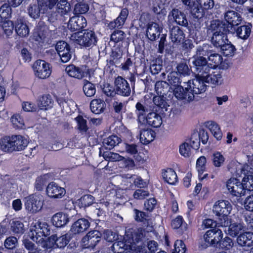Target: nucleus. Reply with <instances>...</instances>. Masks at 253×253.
I'll use <instances>...</instances> for the list:
<instances>
[{"mask_svg":"<svg viewBox=\"0 0 253 253\" xmlns=\"http://www.w3.org/2000/svg\"><path fill=\"white\" fill-rule=\"evenodd\" d=\"M208 45H204L197 47L196 54L192 57V64L197 77L201 78L209 71L211 66L208 64L204 56H206L208 52Z\"/></svg>","mask_w":253,"mask_h":253,"instance_id":"f257e3e1","label":"nucleus"},{"mask_svg":"<svg viewBox=\"0 0 253 253\" xmlns=\"http://www.w3.org/2000/svg\"><path fill=\"white\" fill-rule=\"evenodd\" d=\"M71 39L85 47L94 45L97 42L95 33L92 31H85L83 34L82 33H75L72 35Z\"/></svg>","mask_w":253,"mask_h":253,"instance_id":"f03ea898","label":"nucleus"},{"mask_svg":"<svg viewBox=\"0 0 253 253\" xmlns=\"http://www.w3.org/2000/svg\"><path fill=\"white\" fill-rule=\"evenodd\" d=\"M146 231L142 228H138L133 230L132 231H128L126 234L129 235L128 240L131 242V244H134V248L136 249V251L142 250L145 248V235Z\"/></svg>","mask_w":253,"mask_h":253,"instance_id":"7ed1b4c3","label":"nucleus"},{"mask_svg":"<svg viewBox=\"0 0 253 253\" xmlns=\"http://www.w3.org/2000/svg\"><path fill=\"white\" fill-rule=\"evenodd\" d=\"M129 235L126 234L123 241L115 242L112 246V250L114 253H134L136 249L134 248V244H131L128 240Z\"/></svg>","mask_w":253,"mask_h":253,"instance_id":"20e7f679","label":"nucleus"},{"mask_svg":"<svg viewBox=\"0 0 253 253\" xmlns=\"http://www.w3.org/2000/svg\"><path fill=\"white\" fill-rule=\"evenodd\" d=\"M25 208L28 211L36 213L42 209L43 200L41 195L32 194L25 198Z\"/></svg>","mask_w":253,"mask_h":253,"instance_id":"39448f33","label":"nucleus"},{"mask_svg":"<svg viewBox=\"0 0 253 253\" xmlns=\"http://www.w3.org/2000/svg\"><path fill=\"white\" fill-rule=\"evenodd\" d=\"M33 68L36 77L40 79H46L49 77L51 71L49 64L44 60H38L33 65Z\"/></svg>","mask_w":253,"mask_h":253,"instance_id":"423d86ee","label":"nucleus"},{"mask_svg":"<svg viewBox=\"0 0 253 253\" xmlns=\"http://www.w3.org/2000/svg\"><path fill=\"white\" fill-rule=\"evenodd\" d=\"M205 83L202 78L197 77V75H196V78L189 81L187 84L189 89L191 92V93H192L198 98V96H196V95L201 94L206 90L207 85L205 84Z\"/></svg>","mask_w":253,"mask_h":253,"instance_id":"0eeeda50","label":"nucleus"},{"mask_svg":"<svg viewBox=\"0 0 253 253\" xmlns=\"http://www.w3.org/2000/svg\"><path fill=\"white\" fill-rule=\"evenodd\" d=\"M115 87L116 94L123 96H128L131 93V89L128 83L124 78L118 76L115 79Z\"/></svg>","mask_w":253,"mask_h":253,"instance_id":"6e6552de","label":"nucleus"},{"mask_svg":"<svg viewBox=\"0 0 253 253\" xmlns=\"http://www.w3.org/2000/svg\"><path fill=\"white\" fill-rule=\"evenodd\" d=\"M226 187L229 192L234 196L241 197L246 194L242 183L237 178H231L229 179L227 182Z\"/></svg>","mask_w":253,"mask_h":253,"instance_id":"1a4fd4ad","label":"nucleus"},{"mask_svg":"<svg viewBox=\"0 0 253 253\" xmlns=\"http://www.w3.org/2000/svg\"><path fill=\"white\" fill-rule=\"evenodd\" d=\"M201 78L206 83L213 85L220 84L222 82V76L220 71L213 69L212 67L209 71Z\"/></svg>","mask_w":253,"mask_h":253,"instance_id":"9d476101","label":"nucleus"},{"mask_svg":"<svg viewBox=\"0 0 253 253\" xmlns=\"http://www.w3.org/2000/svg\"><path fill=\"white\" fill-rule=\"evenodd\" d=\"M23 243L25 248L28 251V253H42L43 251L42 248L46 247L43 238H40L36 244L33 243L29 239H25L23 240Z\"/></svg>","mask_w":253,"mask_h":253,"instance_id":"9b49d317","label":"nucleus"},{"mask_svg":"<svg viewBox=\"0 0 253 253\" xmlns=\"http://www.w3.org/2000/svg\"><path fill=\"white\" fill-rule=\"evenodd\" d=\"M232 210L230 203L226 200L216 202L213 207V212L217 216H228Z\"/></svg>","mask_w":253,"mask_h":253,"instance_id":"f8f14e48","label":"nucleus"},{"mask_svg":"<svg viewBox=\"0 0 253 253\" xmlns=\"http://www.w3.org/2000/svg\"><path fill=\"white\" fill-rule=\"evenodd\" d=\"M225 19L227 22H223L229 26V29L231 32L234 31V26L238 25L242 21V18L239 13L234 10H229L225 13Z\"/></svg>","mask_w":253,"mask_h":253,"instance_id":"ddd939ff","label":"nucleus"},{"mask_svg":"<svg viewBox=\"0 0 253 253\" xmlns=\"http://www.w3.org/2000/svg\"><path fill=\"white\" fill-rule=\"evenodd\" d=\"M174 94L177 99L185 100L187 102H190L193 100H198V98L191 93L189 87L187 86L185 89L181 85H178L175 87L173 90Z\"/></svg>","mask_w":253,"mask_h":253,"instance_id":"4468645a","label":"nucleus"},{"mask_svg":"<svg viewBox=\"0 0 253 253\" xmlns=\"http://www.w3.org/2000/svg\"><path fill=\"white\" fill-rule=\"evenodd\" d=\"M56 49L61 61L66 63L71 58V52L69 45L65 42H58L56 45Z\"/></svg>","mask_w":253,"mask_h":253,"instance_id":"2eb2a0df","label":"nucleus"},{"mask_svg":"<svg viewBox=\"0 0 253 253\" xmlns=\"http://www.w3.org/2000/svg\"><path fill=\"white\" fill-rule=\"evenodd\" d=\"M102 234L97 230L89 232L82 239V242L87 248H93L100 241Z\"/></svg>","mask_w":253,"mask_h":253,"instance_id":"dca6fc26","label":"nucleus"},{"mask_svg":"<svg viewBox=\"0 0 253 253\" xmlns=\"http://www.w3.org/2000/svg\"><path fill=\"white\" fill-rule=\"evenodd\" d=\"M85 18L83 16H75L70 18L68 28L73 31L80 30L86 26Z\"/></svg>","mask_w":253,"mask_h":253,"instance_id":"f3484780","label":"nucleus"},{"mask_svg":"<svg viewBox=\"0 0 253 253\" xmlns=\"http://www.w3.org/2000/svg\"><path fill=\"white\" fill-rule=\"evenodd\" d=\"M46 193L48 196L58 198L62 197L65 194V189L54 182H50L46 187Z\"/></svg>","mask_w":253,"mask_h":253,"instance_id":"a211bd4d","label":"nucleus"},{"mask_svg":"<svg viewBox=\"0 0 253 253\" xmlns=\"http://www.w3.org/2000/svg\"><path fill=\"white\" fill-rule=\"evenodd\" d=\"M230 31H223V32L213 33L211 37V42L216 47H220L224 43L228 42L227 33Z\"/></svg>","mask_w":253,"mask_h":253,"instance_id":"6ab92c4d","label":"nucleus"},{"mask_svg":"<svg viewBox=\"0 0 253 253\" xmlns=\"http://www.w3.org/2000/svg\"><path fill=\"white\" fill-rule=\"evenodd\" d=\"M162 30V28L157 23H150L147 25L146 36L150 40L155 41L160 35Z\"/></svg>","mask_w":253,"mask_h":253,"instance_id":"aec40b11","label":"nucleus"},{"mask_svg":"<svg viewBox=\"0 0 253 253\" xmlns=\"http://www.w3.org/2000/svg\"><path fill=\"white\" fill-rule=\"evenodd\" d=\"M128 14V10L126 8L123 9L117 19L114 21L110 22L108 24V27L111 29H113L116 28L119 29L121 28L124 25L126 20Z\"/></svg>","mask_w":253,"mask_h":253,"instance_id":"412c9836","label":"nucleus"},{"mask_svg":"<svg viewBox=\"0 0 253 253\" xmlns=\"http://www.w3.org/2000/svg\"><path fill=\"white\" fill-rule=\"evenodd\" d=\"M169 17H172L175 22L182 26L187 27L188 20L186 15L178 9H173L170 12Z\"/></svg>","mask_w":253,"mask_h":253,"instance_id":"4be33fe9","label":"nucleus"},{"mask_svg":"<svg viewBox=\"0 0 253 253\" xmlns=\"http://www.w3.org/2000/svg\"><path fill=\"white\" fill-rule=\"evenodd\" d=\"M237 243L241 247H250L253 245V233L245 232L237 238Z\"/></svg>","mask_w":253,"mask_h":253,"instance_id":"5701e85b","label":"nucleus"},{"mask_svg":"<svg viewBox=\"0 0 253 253\" xmlns=\"http://www.w3.org/2000/svg\"><path fill=\"white\" fill-rule=\"evenodd\" d=\"M208 33H220L223 31H230L229 26L226 25L223 22L219 20H212L211 21L210 25L208 27Z\"/></svg>","mask_w":253,"mask_h":253,"instance_id":"b1692460","label":"nucleus"},{"mask_svg":"<svg viewBox=\"0 0 253 253\" xmlns=\"http://www.w3.org/2000/svg\"><path fill=\"white\" fill-rule=\"evenodd\" d=\"M146 120L149 125L154 127H159L162 124V118L159 114L154 111V108L152 112L147 114Z\"/></svg>","mask_w":253,"mask_h":253,"instance_id":"393cba45","label":"nucleus"},{"mask_svg":"<svg viewBox=\"0 0 253 253\" xmlns=\"http://www.w3.org/2000/svg\"><path fill=\"white\" fill-rule=\"evenodd\" d=\"M89 226L90 223L87 219L81 218L72 225L71 231L74 234L82 233L86 231Z\"/></svg>","mask_w":253,"mask_h":253,"instance_id":"a878e982","label":"nucleus"},{"mask_svg":"<svg viewBox=\"0 0 253 253\" xmlns=\"http://www.w3.org/2000/svg\"><path fill=\"white\" fill-rule=\"evenodd\" d=\"M169 34L170 38L173 43H180L185 38L183 31L178 26H173L170 28Z\"/></svg>","mask_w":253,"mask_h":253,"instance_id":"bb28decb","label":"nucleus"},{"mask_svg":"<svg viewBox=\"0 0 253 253\" xmlns=\"http://www.w3.org/2000/svg\"><path fill=\"white\" fill-rule=\"evenodd\" d=\"M12 143L13 144V151L23 150L28 144L27 139L20 135H12Z\"/></svg>","mask_w":253,"mask_h":253,"instance_id":"cd10ccee","label":"nucleus"},{"mask_svg":"<svg viewBox=\"0 0 253 253\" xmlns=\"http://www.w3.org/2000/svg\"><path fill=\"white\" fill-rule=\"evenodd\" d=\"M41 225V222L38 221L35 223L33 222L30 226L29 236L34 242H37L39 239L42 238Z\"/></svg>","mask_w":253,"mask_h":253,"instance_id":"c85d7f7f","label":"nucleus"},{"mask_svg":"<svg viewBox=\"0 0 253 253\" xmlns=\"http://www.w3.org/2000/svg\"><path fill=\"white\" fill-rule=\"evenodd\" d=\"M15 30L16 33L21 37H25L29 34V29L25 22L21 19H17L15 22Z\"/></svg>","mask_w":253,"mask_h":253,"instance_id":"c756f323","label":"nucleus"},{"mask_svg":"<svg viewBox=\"0 0 253 253\" xmlns=\"http://www.w3.org/2000/svg\"><path fill=\"white\" fill-rule=\"evenodd\" d=\"M65 71L70 76L78 79H81L84 77L85 72L82 68L74 65H70L66 67Z\"/></svg>","mask_w":253,"mask_h":253,"instance_id":"7c9ffc66","label":"nucleus"},{"mask_svg":"<svg viewBox=\"0 0 253 253\" xmlns=\"http://www.w3.org/2000/svg\"><path fill=\"white\" fill-rule=\"evenodd\" d=\"M154 134L151 129H142L140 130V141L143 144H148L153 140Z\"/></svg>","mask_w":253,"mask_h":253,"instance_id":"2f4dec72","label":"nucleus"},{"mask_svg":"<svg viewBox=\"0 0 253 253\" xmlns=\"http://www.w3.org/2000/svg\"><path fill=\"white\" fill-rule=\"evenodd\" d=\"M68 215L63 212H58L55 214L52 218L53 224L57 227H61L65 225L68 222Z\"/></svg>","mask_w":253,"mask_h":253,"instance_id":"473e14b6","label":"nucleus"},{"mask_svg":"<svg viewBox=\"0 0 253 253\" xmlns=\"http://www.w3.org/2000/svg\"><path fill=\"white\" fill-rule=\"evenodd\" d=\"M105 106V102L100 99L92 100L90 104L91 111L96 114H100L103 112Z\"/></svg>","mask_w":253,"mask_h":253,"instance_id":"72a5a7b5","label":"nucleus"},{"mask_svg":"<svg viewBox=\"0 0 253 253\" xmlns=\"http://www.w3.org/2000/svg\"><path fill=\"white\" fill-rule=\"evenodd\" d=\"M245 230L244 226L241 223H234L230 224L229 226L225 229L224 231L227 232L228 234L232 237H236L239 233H242V231Z\"/></svg>","mask_w":253,"mask_h":253,"instance_id":"f704fd0d","label":"nucleus"},{"mask_svg":"<svg viewBox=\"0 0 253 253\" xmlns=\"http://www.w3.org/2000/svg\"><path fill=\"white\" fill-rule=\"evenodd\" d=\"M53 101L49 94H45L40 97L38 101V106L41 110H46L52 107Z\"/></svg>","mask_w":253,"mask_h":253,"instance_id":"c9c22d12","label":"nucleus"},{"mask_svg":"<svg viewBox=\"0 0 253 253\" xmlns=\"http://www.w3.org/2000/svg\"><path fill=\"white\" fill-rule=\"evenodd\" d=\"M162 175L165 181L169 184H174L177 181L176 172L171 169L165 170Z\"/></svg>","mask_w":253,"mask_h":253,"instance_id":"e433bc0d","label":"nucleus"},{"mask_svg":"<svg viewBox=\"0 0 253 253\" xmlns=\"http://www.w3.org/2000/svg\"><path fill=\"white\" fill-rule=\"evenodd\" d=\"M12 136H5L0 140V148L6 152H13V144L12 143Z\"/></svg>","mask_w":253,"mask_h":253,"instance_id":"4c0bfd02","label":"nucleus"},{"mask_svg":"<svg viewBox=\"0 0 253 253\" xmlns=\"http://www.w3.org/2000/svg\"><path fill=\"white\" fill-rule=\"evenodd\" d=\"M251 27L250 24L238 27L236 30L237 36L242 39H247L251 34Z\"/></svg>","mask_w":253,"mask_h":253,"instance_id":"58836bf2","label":"nucleus"},{"mask_svg":"<svg viewBox=\"0 0 253 253\" xmlns=\"http://www.w3.org/2000/svg\"><path fill=\"white\" fill-rule=\"evenodd\" d=\"M206 126L210 129L211 132L217 140H220L221 139L222 134L220 127L217 124L212 121H209L207 123Z\"/></svg>","mask_w":253,"mask_h":253,"instance_id":"ea45409f","label":"nucleus"},{"mask_svg":"<svg viewBox=\"0 0 253 253\" xmlns=\"http://www.w3.org/2000/svg\"><path fill=\"white\" fill-rule=\"evenodd\" d=\"M169 89V83L165 81H158L155 84V90L158 95L164 96Z\"/></svg>","mask_w":253,"mask_h":253,"instance_id":"a19ab883","label":"nucleus"},{"mask_svg":"<svg viewBox=\"0 0 253 253\" xmlns=\"http://www.w3.org/2000/svg\"><path fill=\"white\" fill-rule=\"evenodd\" d=\"M120 142V138L116 135H112L104 139L103 146L107 149H112Z\"/></svg>","mask_w":253,"mask_h":253,"instance_id":"79ce46f5","label":"nucleus"},{"mask_svg":"<svg viewBox=\"0 0 253 253\" xmlns=\"http://www.w3.org/2000/svg\"><path fill=\"white\" fill-rule=\"evenodd\" d=\"M11 230L16 235H21L25 231L23 223L18 220H13L10 222Z\"/></svg>","mask_w":253,"mask_h":253,"instance_id":"37998d69","label":"nucleus"},{"mask_svg":"<svg viewBox=\"0 0 253 253\" xmlns=\"http://www.w3.org/2000/svg\"><path fill=\"white\" fill-rule=\"evenodd\" d=\"M50 240L54 241L57 247L60 248L64 247L68 243V240L65 235L59 237H58L57 234L52 235L50 237Z\"/></svg>","mask_w":253,"mask_h":253,"instance_id":"c03bdc74","label":"nucleus"},{"mask_svg":"<svg viewBox=\"0 0 253 253\" xmlns=\"http://www.w3.org/2000/svg\"><path fill=\"white\" fill-rule=\"evenodd\" d=\"M40 7L41 6L38 3V4L36 3L30 4L27 9L29 16L34 19L39 18L41 13Z\"/></svg>","mask_w":253,"mask_h":253,"instance_id":"a18cd8bd","label":"nucleus"},{"mask_svg":"<svg viewBox=\"0 0 253 253\" xmlns=\"http://www.w3.org/2000/svg\"><path fill=\"white\" fill-rule=\"evenodd\" d=\"M57 12L61 15H64L71 11L69 2L66 0H60L57 4Z\"/></svg>","mask_w":253,"mask_h":253,"instance_id":"49530a36","label":"nucleus"},{"mask_svg":"<svg viewBox=\"0 0 253 253\" xmlns=\"http://www.w3.org/2000/svg\"><path fill=\"white\" fill-rule=\"evenodd\" d=\"M208 53L206 56L208 57L209 60L214 64L213 66H217L222 62V57L218 53L213 52L211 50L208 49Z\"/></svg>","mask_w":253,"mask_h":253,"instance_id":"de8ad7c7","label":"nucleus"},{"mask_svg":"<svg viewBox=\"0 0 253 253\" xmlns=\"http://www.w3.org/2000/svg\"><path fill=\"white\" fill-rule=\"evenodd\" d=\"M83 90L86 96H93L96 92L95 85L88 81L84 80Z\"/></svg>","mask_w":253,"mask_h":253,"instance_id":"09e8293b","label":"nucleus"},{"mask_svg":"<svg viewBox=\"0 0 253 253\" xmlns=\"http://www.w3.org/2000/svg\"><path fill=\"white\" fill-rule=\"evenodd\" d=\"M223 54L226 56H232L234 54L236 48L228 41L227 43H224L220 47Z\"/></svg>","mask_w":253,"mask_h":253,"instance_id":"8fccbe9b","label":"nucleus"},{"mask_svg":"<svg viewBox=\"0 0 253 253\" xmlns=\"http://www.w3.org/2000/svg\"><path fill=\"white\" fill-rule=\"evenodd\" d=\"M102 156L105 160L108 161H120L125 159L119 154L111 152H104L103 153Z\"/></svg>","mask_w":253,"mask_h":253,"instance_id":"3c124183","label":"nucleus"},{"mask_svg":"<svg viewBox=\"0 0 253 253\" xmlns=\"http://www.w3.org/2000/svg\"><path fill=\"white\" fill-rule=\"evenodd\" d=\"M153 101L156 106L161 108L163 110L164 109L166 111L168 110V107L169 105L167 101L164 99V96H161V95L155 96L153 98Z\"/></svg>","mask_w":253,"mask_h":253,"instance_id":"603ef678","label":"nucleus"},{"mask_svg":"<svg viewBox=\"0 0 253 253\" xmlns=\"http://www.w3.org/2000/svg\"><path fill=\"white\" fill-rule=\"evenodd\" d=\"M243 187L245 190L247 191H253V175H246L243 179L242 182Z\"/></svg>","mask_w":253,"mask_h":253,"instance_id":"864d4df0","label":"nucleus"},{"mask_svg":"<svg viewBox=\"0 0 253 253\" xmlns=\"http://www.w3.org/2000/svg\"><path fill=\"white\" fill-rule=\"evenodd\" d=\"M177 73H178L183 76H189L191 73V69L185 63L181 62L177 64L176 67Z\"/></svg>","mask_w":253,"mask_h":253,"instance_id":"5fc2aeb1","label":"nucleus"},{"mask_svg":"<svg viewBox=\"0 0 253 253\" xmlns=\"http://www.w3.org/2000/svg\"><path fill=\"white\" fill-rule=\"evenodd\" d=\"M224 161V157L220 152H216L213 153L212 155V161L215 167H221Z\"/></svg>","mask_w":253,"mask_h":253,"instance_id":"6e6d98bb","label":"nucleus"},{"mask_svg":"<svg viewBox=\"0 0 253 253\" xmlns=\"http://www.w3.org/2000/svg\"><path fill=\"white\" fill-rule=\"evenodd\" d=\"M89 9V6L84 2L77 3L75 5L74 13L75 14L85 13Z\"/></svg>","mask_w":253,"mask_h":253,"instance_id":"4d7b16f0","label":"nucleus"},{"mask_svg":"<svg viewBox=\"0 0 253 253\" xmlns=\"http://www.w3.org/2000/svg\"><path fill=\"white\" fill-rule=\"evenodd\" d=\"M168 81L169 84H170L175 87L179 85L181 83L177 72L170 73L168 76Z\"/></svg>","mask_w":253,"mask_h":253,"instance_id":"13d9d810","label":"nucleus"},{"mask_svg":"<svg viewBox=\"0 0 253 253\" xmlns=\"http://www.w3.org/2000/svg\"><path fill=\"white\" fill-rule=\"evenodd\" d=\"M8 3H4L0 7V17L1 19L8 18L11 14V8Z\"/></svg>","mask_w":253,"mask_h":253,"instance_id":"bf43d9fd","label":"nucleus"},{"mask_svg":"<svg viewBox=\"0 0 253 253\" xmlns=\"http://www.w3.org/2000/svg\"><path fill=\"white\" fill-rule=\"evenodd\" d=\"M18 244V240L16 237L10 236L7 237L4 241V247L7 249H13Z\"/></svg>","mask_w":253,"mask_h":253,"instance_id":"052dcab7","label":"nucleus"},{"mask_svg":"<svg viewBox=\"0 0 253 253\" xmlns=\"http://www.w3.org/2000/svg\"><path fill=\"white\" fill-rule=\"evenodd\" d=\"M94 198L90 195H85L80 199V203L83 207H88L94 202Z\"/></svg>","mask_w":253,"mask_h":253,"instance_id":"680f3d73","label":"nucleus"},{"mask_svg":"<svg viewBox=\"0 0 253 253\" xmlns=\"http://www.w3.org/2000/svg\"><path fill=\"white\" fill-rule=\"evenodd\" d=\"M191 14L193 17L197 19H201L205 15L204 9L201 6H194L191 10Z\"/></svg>","mask_w":253,"mask_h":253,"instance_id":"e2e57ef3","label":"nucleus"},{"mask_svg":"<svg viewBox=\"0 0 253 253\" xmlns=\"http://www.w3.org/2000/svg\"><path fill=\"white\" fill-rule=\"evenodd\" d=\"M214 235L213 229L208 231L204 236V240L206 242V245L204 248H206L209 246H213V237Z\"/></svg>","mask_w":253,"mask_h":253,"instance_id":"0e129e2a","label":"nucleus"},{"mask_svg":"<svg viewBox=\"0 0 253 253\" xmlns=\"http://www.w3.org/2000/svg\"><path fill=\"white\" fill-rule=\"evenodd\" d=\"M125 37V33L121 30L115 31L111 36V40L115 43L122 41Z\"/></svg>","mask_w":253,"mask_h":253,"instance_id":"69168bd1","label":"nucleus"},{"mask_svg":"<svg viewBox=\"0 0 253 253\" xmlns=\"http://www.w3.org/2000/svg\"><path fill=\"white\" fill-rule=\"evenodd\" d=\"M75 120L78 123V128L80 131L86 132L88 130L86 121L82 116H78Z\"/></svg>","mask_w":253,"mask_h":253,"instance_id":"338daca9","label":"nucleus"},{"mask_svg":"<svg viewBox=\"0 0 253 253\" xmlns=\"http://www.w3.org/2000/svg\"><path fill=\"white\" fill-rule=\"evenodd\" d=\"M186 246L181 240H177L174 243V251L172 253H185Z\"/></svg>","mask_w":253,"mask_h":253,"instance_id":"774afa93","label":"nucleus"}]
</instances>
